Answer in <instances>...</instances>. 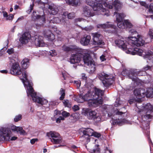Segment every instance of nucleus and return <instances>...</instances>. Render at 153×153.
<instances>
[{
    "label": "nucleus",
    "mask_w": 153,
    "mask_h": 153,
    "mask_svg": "<svg viewBox=\"0 0 153 153\" xmlns=\"http://www.w3.org/2000/svg\"><path fill=\"white\" fill-rule=\"evenodd\" d=\"M10 63L12 65L11 68L10 73L14 75H20L22 74V77L24 79H21L24 86L26 88V92L28 97H31L33 101L41 105H45L48 103L47 100L37 96L32 87L33 84L31 81H29L27 79V73L21 69L18 63L16 62L13 59L9 58Z\"/></svg>",
    "instance_id": "obj_1"
},
{
    "label": "nucleus",
    "mask_w": 153,
    "mask_h": 153,
    "mask_svg": "<svg viewBox=\"0 0 153 153\" xmlns=\"http://www.w3.org/2000/svg\"><path fill=\"white\" fill-rule=\"evenodd\" d=\"M103 94L102 91L95 88L92 92L88 91L83 95L80 94L77 99V101L79 103H82L88 100V104L89 107H96L102 104Z\"/></svg>",
    "instance_id": "obj_2"
},
{
    "label": "nucleus",
    "mask_w": 153,
    "mask_h": 153,
    "mask_svg": "<svg viewBox=\"0 0 153 153\" xmlns=\"http://www.w3.org/2000/svg\"><path fill=\"white\" fill-rule=\"evenodd\" d=\"M127 44L123 39H117L115 41L116 45L123 50L126 51L127 53L130 54L132 55H138L143 56L144 58L147 59V62L150 63L152 62L153 63V53L151 52H144L142 50L138 48H134L133 50L128 44V40H127Z\"/></svg>",
    "instance_id": "obj_3"
},
{
    "label": "nucleus",
    "mask_w": 153,
    "mask_h": 153,
    "mask_svg": "<svg viewBox=\"0 0 153 153\" xmlns=\"http://www.w3.org/2000/svg\"><path fill=\"white\" fill-rule=\"evenodd\" d=\"M80 50L76 54L71 55L70 58V62L71 64L78 63L83 58L85 64L88 66L90 68V72H94L95 70V65L92 59L85 50L80 49Z\"/></svg>",
    "instance_id": "obj_4"
},
{
    "label": "nucleus",
    "mask_w": 153,
    "mask_h": 153,
    "mask_svg": "<svg viewBox=\"0 0 153 153\" xmlns=\"http://www.w3.org/2000/svg\"><path fill=\"white\" fill-rule=\"evenodd\" d=\"M129 32L133 35H136L137 37L135 36L128 37V40L129 45H130V47L133 50H134V48H138H138H136L135 46L138 47L144 45L145 41L143 39L142 36L139 35L137 31L134 30H130Z\"/></svg>",
    "instance_id": "obj_5"
},
{
    "label": "nucleus",
    "mask_w": 153,
    "mask_h": 153,
    "mask_svg": "<svg viewBox=\"0 0 153 153\" xmlns=\"http://www.w3.org/2000/svg\"><path fill=\"white\" fill-rule=\"evenodd\" d=\"M146 73L145 71H138L137 70L131 69L129 70H123L122 72L124 76L126 74L129 79H131L132 81L137 84L139 80L137 78V76H141L144 75Z\"/></svg>",
    "instance_id": "obj_6"
},
{
    "label": "nucleus",
    "mask_w": 153,
    "mask_h": 153,
    "mask_svg": "<svg viewBox=\"0 0 153 153\" xmlns=\"http://www.w3.org/2000/svg\"><path fill=\"white\" fill-rule=\"evenodd\" d=\"M98 77L105 87H107L112 84L114 79L112 74H106L103 72L100 74Z\"/></svg>",
    "instance_id": "obj_7"
},
{
    "label": "nucleus",
    "mask_w": 153,
    "mask_h": 153,
    "mask_svg": "<svg viewBox=\"0 0 153 153\" xmlns=\"http://www.w3.org/2000/svg\"><path fill=\"white\" fill-rule=\"evenodd\" d=\"M11 131L8 129L2 128H0V141L15 140L17 137L13 136L10 138Z\"/></svg>",
    "instance_id": "obj_8"
},
{
    "label": "nucleus",
    "mask_w": 153,
    "mask_h": 153,
    "mask_svg": "<svg viewBox=\"0 0 153 153\" xmlns=\"http://www.w3.org/2000/svg\"><path fill=\"white\" fill-rule=\"evenodd\" d=\"M38 3L40 8L43 9L45 7V5H48L49 12L53 15L56 14L59 11V7L53 4H51L49 5L48 1L46 0L45 2L41 1H38Z\"/></svg>",
    "instance_id": "obj_9"
},
{
    "label": "nucleus",
    "mask_w": 153,
    "mask_h": 153,
    "mask_svg": "<svg viewBox=\"0 0 153 153\" xmlns=\"http://www.w3.org/2000/svg\"><path fill=\"white\" fill-rule=\"evenodd\" d=\"M34 13H36V12H33L32 15V17L33 19L40 22V23H37L35 24L36 28L37 29H39L45 23V18L44 15H42V16L39 15H35Z\"/></svg>",
    "instance_id": "obj_10"
},
{
    "label": "nucleus",
    "mask_w": 153,
    "mask_h": 153,
    "mask_svg": "<svg viewBox=\"0 0 153 153\" xmlns=\"http://www.w3.org/2000/svg\"><path fill=\"white\" fill-rule=\"evenodd\" d=\"M48 137H51V140L52 142L55 144L59 143L62 142V138L59 134L56 132L51 131L47 134Z\"/></svg>",
    "instance_id": "obj_11"
},
{
    "label": "nucleus",
    "mask_w": 153,
    "mask_h": 153,
    "mask_svg": "<svg viewBox=\"0 0 153 153\" xmlns=\"http://www.w3.org/2000/svg\"><path fill=\"white\" fill-rule=\"evenodd\" d=\"M114 15H116V22L117 23L118 27L120 29L125 28L126 27L124 23H122L123 19L125 16V15L123 13H118L115 12Z\"/></svg>",
    "instance_id": "obj_12"
},
{
    "label": "nucleus",
    "mask_w": 153,
    "mask_h": 153,
    "mask_svg": "<svg viewBox=\"0 0 153 153\" xmlns=\"http://www.w3.org/2000/svg\"><path fill=\"white\" fill-rule=\"evenodd\" d=\"M93 36V44L94 45H104V43L102 41V36L98 33H92Z\"/></svg>",
    "instance_id": "obj_13"
},
{
    "label": "nucleus",
    "mask_w": 153,
    "mask_h": 153,
    "mask_svg": "<svg viewBox=\"0 0 153 153\" xmlns=\"http://www.w3.org/2000/svg\"><path fill=\"white\" fill-rule=\"evenodd\" d=\"M101 115L97 113L96 111L91 110L88 115V118L89 120H93L97 122L101 121Z\"/></svg>",
    "instance_id": "obj_14"
},
{
    "label": "nucleus",
    "mask_w": 153,
    "mask_h": 153,
    "mask_svg": "<svg viewBox=\"0 0 153 153\" xmlns=\"http://www.w3.org/2000/svg\"><path fill=\"white\" fill-rule=\"evenodd\" d=\"M134 94L135 96L138 98V102H140L141 101L140 99L145 97L146 91L145 89L143 88H136L134 90Z\"/></svg>",
    "instance_id": "obj_15"
},
{
    "label": "nucleus",
    "mask_w": 153,
    "mask_h": 153,
    "mask_svg": "<svg viewBox=\"0 0 153 153\" xmlns=\"http://www.w3.org/2000/svg\"><path fill=\"white\" fill-rule=\"evenodd\" d=\"M32 39L34 40L32 42L36 46L42 47L45 45V43L43 40V38L42 36L36 35L32 37Z\"/></svg>",
    "instance_id": "obj_16"
},
{
    "label": "nucleus",
    "mask_w": 153,
    "mask_h": 153,
    "mask_svg": "<svg viewBox=\"0 0 153 153\" xmlns=\"http://www.w3.org/2000/svg\"><path fill=\"white\" fill-rule=\"evenodd\" d=\"M51 21H53V23H58L60 22L63 25L67 28L69 27L70 25L68 20L64 19V16H62V14L61 19H59L58 17H55L53 18V20H52L51 22Z\"/></svg>",
    "instance_id": "obj_17"
},
{
    "label": "nucleus",
    "mask_w": 153,
    "mask_h": 153,
    "mask_svg": "<svg viewBox=\"0 0 153 153\" xmlns=\"http://www.w3.org/2000/svg\"><path fill=\"white\" fill-rule=\"evenodd\" d=\"M31 39L30 34L29 32H25L23 33L20 37L19 40L22 44H26Z\"/></svg>",
    "instance_id": "obj_18"
},
{
    "label": "nucleus",
    "mask_w": 153,
    "mask_h": 153,
    "mask_svg": "<svg viewBox=\"0 0 153 153\" xmlns=\"http://www.w3.org/2000/svg\"><path fill=\"white\" fill-rule=\"evenodd\" d=\"M83 13L85 16L87 17L93 16L94 15L92 9L87 6L84 7Z\"/></svg>",
    "instance_id": "obj_19"
},
{
    "label": "nucleus",
    "mask_w": 153,
    "mask_h": 153,
    "mask_svg": "<svg viewBox=\"0 0 153 153\" xmlns=\"http://www.w3.org/2000/svg\"><path fill=\"white\" fill-rule=\"evenodd\" d=\"M91 39V37L89 35H84L80 40V43L83 45L86 46L88 45Z\"/></svg>",
    "instance_id": "obj_20"
},
{
    "label": "nucleus",
    "mask_w": 153,
    "mask_h": 153,
    "mask_svg": "<svg viewBox=\"0 0 153 153\" xmlns=\"http://www.w3.org/2000/svg\"><path fill=\"white\" fill-rule=\"evenodd\" d=\"M97 27L98 28H112L115 29L116 26H114L111 23L109 22H107L106 23L104 24H100L97 25Z\"/></svg>",
    "instance_id": "obj_21"
},
{
    "label": "nucleus",
    "mask_w": 153,
    "mask_h": 153,
    "mask_svg": "<svg viewBox=\"0 0 153 153\" xmlns=\"http://www.w3.org/2000/svg\"><path fill=\"white\" fill-rule=\"evenodd\" d=\"M44 35L45 37L51 41H53L54 39V36L50 30H48L44 32Z\"/></svg>",
    "instance_id": "obj_22"
},
{
    "label": "nucleus",
    "mask_w": 153,
    "mask_h": 153,
    "mask_svg": "<svg viewBox=\"0 0 153 153\" xmlns=\"http://www.w3.org/2000/svg\"><path fill=\"white\" fill-rule=\"evenodd\" d=\"M84 135L86 136H92L93 134V130L90 128H83L82 130Z\"/></svg>",
    "instance_id": "obj_23"
},
{
    "label": "nucleus",
    "mask_w": 153,
    "mask_h": 153,
    "mask_svg": "<svg viewBox=\"0 0 153 153\" xmlns=\"http://www.w3.org/2000/svg\"><path fill=\"white\" fill-rule=\"evenodd\" d=\"M62 16H64V18L66 19H68L66 18V16L69 19H72L75 17V14L74 12L68 13L67 12H64L62 14Z\"/></svg>",
    "instance_id": "obj_24"
},
{
    "label": "nucleus",
    "mask_w": 153,
    "mask_h": 153,
    "mask_svg": "<svg viewBox=\"0 0 153 153\" xmlns=\"http://www.w3.org/2000/svg\"><path fill=\"white\" fill-rule=\"evenodd\" d=\"M2 13L3 16L5 18L7 21H12L14 17V15L12 14L8 15L7 13L5 11H3Z\"/></svg>",
    "instance_id": "obj_25"
},
{
    "label": "nucleus",
    "mask_w": 153,
    "mask_h": 153,
    "mask_svg": "<svg viewBox=\"0 0 153 153\" xmlns=\"http://www.w3.org/2000/svg\"><path fill=\"white\" fill-rule=\"evenodd\" d=\"M21 64L24 69H26L28 67L29 65V60L25 58L22 61Z\"/></svg>",
    "instance_id": "obj_26"
},
{
    "label": "nucleus",
    "mask_w": 153,
    "mask_h": 153,
    "mask_svg": "<svg viewBox=\"0 0 153 153\" xmlns=\"http://www.w3.org/2000/svg\"><path fill=\"white\" fill-rule=\"evenodd\" d=\"M114 122L115 123H117V124L120 126H121L125 123L128 124L129 123L128 121L125 119H123L120 120H119V119H118L116 120H114Z\"/></svg>",
    "instance_id": "obj_27"
},
{
    "label": "nucleus",
    "mask_w": 153,
    "mask_h": 153,
    "mask_svg": "<svg viewBox=\"0 0 153 153\" xmlns=\"http://www.w3.org/2000/svg\"><path fill=\"white\" fill-rule=\"evenodd\" d=\"M146 96L147 97H153V89L149 88L146 91Z\"/></svg>",
    "instance_id": "obj_28"
},
{
    "label": "nucleus",
    "mask_w": 153,
    "mask_h": 153,
    "mask_svg": "<svg viewBox=\"0 0 153 153\" xmlns=\"http://www.w3.org/2000/svg\"><path fill=\"white\" fill-rule=\"evenodd\" d=\"M122 23H124L126 27L123 29H126L127 28H131L132 27L133 25L128 20H125L124 22H122Z\"/></svg>",
    "instance_id": "obj_29"
},
{
    "label": "nucleus",
    "mask_w": 153,
    "mask_h": 153,
    "mask_svg": "<svg viewBox=\"0 0 153 153\" xmlns=\"http://www.w3.org/2000/svg\"><path fill=\"white\" fill-rule=\"evenodd\" d=\"M66 2L73 6H76L78 5L79 1V0H65Z\"/></svg>",
    "instance_id": "obj_30"
},
{
    "label": "nucleus",
    "mask_w": 153,
    "mask_h": 153,
    "mask_svg": "<svg viewBox=\"0 0 153 153\" xmlns=\"http://www.w3.org/2000/svg\"><path fill=\"white\" fill-rule=\"evenodd\" d=\"M108 106L106 105L102 106V108L103 110H102V114H103V115H105L107 114H108V115H109L108 112H109L111 110L108 109Z\"/></svg>",
    "instance_id": "obj_31"
},
{
    "label": "nucleus",
    "mask_w": 153,
    "mask_h": 153,
    "mask_svg": "<svg viewBox=\"0 0 153 153\" xmlns=\"http://www.w3.org/2000/svg\"><path fill=\"white\" fill-rule=\"evenodd\" d=\"M10 129L13 131L18 132L19 131L22 130V127L19 126L17 127L15 125H13L11 127Z\"/></svg>",
    "instance_id": "obj_32"
},
{
    "label": "nucleus",
    "mask_w": 153,
    "mask_h": 153,
    "mask_svg": "<svg viewBox=\"0 0 153 153\" xmlns=\"http://www.w3.org/2000/svg\"><path fill=\"white\" fill-rule=\"evenodd\" d=\"M91 110L88 108H83L82 111V113L85 116H87L88 117V115L89 114V112Z\"/></svg>",
    "instance_id": "obj_33"
},
{
    "label": "nucleus",
    "mask_w": 153,
    "mask_h": 153,
    "mask_svg": "<svg viewBox=\"0 0 153 153\" xmlns=\"http://www.w3.org/2000/svg\"><path fill=\"white\" fill-rule=\"evenodd\" d=\"M99 145H97L95 146V148L91 150L90 151L91 153H100V151L99 148Z\"/></svg>",
    "instance_id": "obj_34"
},
{
    "label": "nucleus",
    "mask_w": 153,
    "mask_h": 153,
    "mask_svg": "<svg viewBox=\"0 0 153 153\" xmlns=\"http://www.w3.org/2000/svg\"><path fill=\"white\" fill-rule=\"evenodd\" d=\"M89 136H86L83 135L81 137V140L82 141H85L87 143L90 141V139L89 138Z\"/></svg>",
    "instance_id": "obj_35"
},
{
    "label": "nucleus",
    "mask_w": 153,
    "mask_h": 153,
    "mask_svg": "<svg viewBox=\"0 0 153 153\" xmlns=\"http://www.w3.org/2000/svg\"><path fill=\"white\" fill-rule=\"evenodd\" d=\"M63 103L65 107L68 108H70L71 107V102L68 100H64L63 101Z\"/></svg>",
    "instance_id": "obj_36"
},
{
    "label": "nucleus",
    "mask_w": 153,
    "mask_h": 153,
    "mask_svg": "<svg viewBox=\"0 0 153 153\" xmlns=\"http://www.w3.org/2000/svg\"><path fill=\"white\" fill-rule=\"evenodd\" d=\"M60 93L61 96L60 97L59 99L61 100H63L64 98V97L65 95V91L62 88H61L60 90Z\"/></svg>",
    "instance_id": "obj_37"
},
{
    "label": "nucleus",
    "mask_w": 153,
    "mask_h": 153,
    "mask_svg": "<svg viewBox=\"0 0 153 153\" xmlns=\"http://www.w3.org/2000/svg\"><path fill=\"white\" fill-rule=\"evenodd\" d=\"M62 50L65 51H72L73 49L71 47L63 45L62 47Z\"/></svg>",
    "instance_id": "obj_38"
},
{
    "label": "nucleus",
    "mask_w": 153,
    "mask_h": 153,
    "mask_svg": "<svg viewBox=\"0 0 153 153\" xmlns=\"http://www.w3.org/2000/svg\"><path fill=\"white\" fill-rule=\"evenodd\" d=\"M81 28L82 30H85L86 31H89L93 28V27L92 26H89L85 27H81Z\"/></svg>",
    "instance_id": "obj_39"
},
{
    "label": "nucleus",
    "mask_w": 153,
    "mask_h": 153,
    "mask_svg": "<svg viewBox=\"0 0 153 153\" xmlns=\"http://www.w3.org/2000/svg\"><path fill=\"white\" fill-rule=\"evenodd\" d=\"M37 116L39 119H44L45 118V116L42 114L41 112H37Z\"/></svg>",
    "instance_id": "obj_40"
},
{
    "label": "nucleus",
    "mask_w": 153,
    "mask_h": 153,
    "mask_svg": "<svg viewBox=\"0 0 153 153\" xmlns=\"http://www.w3.org/2000/svg\"><path fill=\"white\" fill-rule=\"evenodd\" d=\"M49 55L52 56H54L57 54V53L55 50H51L49 51Z\"/></svg>",
    "instance_id": "obj_41"
},
{
    "label": "nucleus",
    "mask_w": 153,
    "mask_h": 153,
    "mask_svg": "<svg viewBox=\"0 0 153 153\" xmlns=\"http://www.w3.org/2000/svg\"><path fill=\"white\" fill-rule=\"evenodd\" d=\"M7 52L9 54H12L14 53V50L13 48H9L7 49Z\"/></svg>",
    "instance_id": "obj_42"
},
{
    "label": "nucleus",
    "mask_w": 153,
    "mask_h": 153,
    "mask_svg": "<svg viewBox=\"0 0 153 153\" xmlns=\"http://www.w3.org/2000/svg\"><path fill=\"white\" fill-rule=\"evenodd\" d=\"M22 119V115L20 114L16 116L14 118V121L15 122H17L20 120Z\"/></svg>",
    "instance_id": "obj_43"
},
{
    "label": "nucleus",
    "mask_w": 153,
    "mask_h": 153,
    "mask_svg": "<svg viewBox=\"0 0 153 153\" xmlns=\"http://www.w3.org/2000/svg\"><path fill=\"white\" fill-rule=\"evenodd\" d=\"M148 34L151 39H153V30L150 29L149 30Z\"/></svg>",
    "instance_id": "obj_44"
},
{
    "label": "nucleus",
    "mask_w": 153,
    "mask_h": 153,
    "mask_svg": "<svg viewBox=\"0 0 153 153\" xmlns=\"http://www.w3.org/2000/svg\"><path fill=\"white\" fill-rule=\"evenodd\" d=\"M62 115L63 117H66L70 115V114L65 111H63L62 113Z\"/></svg>",
    "instance_id": "obj_45"
},
{
    "label": "nucleus",
    "mask_w": 153,
    "mask_h": 153,
    "mask_svg": "<svg viewBox=\"0 0 153 153\" xmlns=\"http://www.w3.org/2000/svg\"><path fill=\"white\" fill-rule=\"evenodd\" d=\"M100 59L102 62L105 61L106 60V55L105 54L102 55L100 57Z\"/></svg>",
    "instance_id": "obj_46"
},
{
    "label": "nucleus",
    "mask_w": 153,
    "mask_h": 153,
    "mask_svg": "<svg viewBox=\"0 0 153 153\" xmlns=\"http://www.w3.org/2000/svg\"><path fill=\"white\" fill-rule=\"evenodd\" d=\"M64 118L62 116H60L56 119V122L57 123H59L60 122L61 120H64Z\"/></svg>",
    "instance_id": "obj_47"
},
{
    "label": "nucleus",
    "mask_w": 153,
    "mask_h": 153,
    "mask_svg": "<svg viewBox=\"0 0 153 153\" xmlns=\"http://www.w3.org/2000/svg\"><path fill=\"white\" fill-rule=\"evenodd\" d=\"M92 136H94L97 137H99L101 136V134L99 133L93 131V134Z\"/></svg>",
    "instance_id": "obj_48"
},
{
    "label": "nucleus",
    "mask_w": 153,
    "mask_h": 153,
    "mask_svg": "<svg viewBox=\"0 0 153 153\" xmlns=\"http://www.w3.org/2000/svg\"><path fill=\"white\" fill-rule=\"evenodd\" d=\"M140 4L144 7H145L146 8H148L149 7L148 5L145 1H140Z\"/></svg>",
    "instance_id": "obj_49"
},
{
    "label": "nucleus",
    "mask_w": 153,
    "mask_h": 153,
    "mask_svg": "<svg viewBox=\"0 0 153 153\" xmlns=\"http://www.w3.org/2000/svg\"><path fill=\"white\" fill-rule=\"evenodd\" d=\"M73 110L74 111H76L79 110V108L78 106L77 105H74L72 107Z\"/></svg>",
    "instance_id": "obj_50"
},
{
    "label": "nucleus",
    "mask_w": 153,
    "mask_h": 153,
    "mask_svg": "<svg viewBox=\"0 0 153 153\" xmlns=\"http://www.w3.org/2000/svg\"><path fill=\"white\" fill-rule=\"evenodd\" d=\"M35 0H32V4H30V11H29V13L31 12L32 10L33 9V7L34 5V2Z\"/></svg>",
    "instance_id": "obj_51"
},
{
    "label": "nucleus",
    "mask_w": 153,
    "mask_h": 153,
    "mask_svg": "<svg viewBox=\"0 0 153 153\" xmlns=\"http://www.w3.org/2000/svg\"><path fill=\"white\" fill-rule=\"evenodd\" d=\"M152 4H150L149 9V12H152L153 13V6L152 5Z\"/></svg>",
    "instance_id": "obj_52"
},
{
    "label": "nucleus",
    "mask_w": 153,
    "mask_h": 153,
    "mask_svg": "<svg viewBox=\"0 0 153 153\" xmlns=\"http://www.w3.org/2000/svg\"><path fill=\"white\" fill-rule=\"evenodd\" d=\"M74 83L76 84L77 87H79L80 86V81L79 80L74 81Z\"/></svg>",
    "instance_id": "obj_53"
},
{
    "label": "nucleus",
    "mask_w": 153,
    "mask_h": 153,
    "mask_svg": "<svg viewBox=\"0 0 153 153\" xmlns=\"http://www.w3.org/2000/svg\"><path fill=\"white\" fill-rule=\"evenodd\" d=\"M150 68V67L148 65H146V66L144 67L143 68V70L145 71H146L149 69Z\"/></svg>",
    "instance_id": "obj_54"
},
{
    "label": "nucleus",
    "mask_w": 153,
    "mask_h": 153,
    "mask_svg": "<svg viewBox=\"0 0 153 153\" xmlns=\"http://www.w3.org/2000/svg\"><path fill=\"white\" fill-rule=\"evenodd\" d=\"M37 140V139H31L30 140V142L31 144H33Z\"/></svg>",
    "instance_id": "obj_55"
},
{
    "label": "nucleus",
    "mask_w": 153,
    "mask_h": 153,
    "mask_svg": "<svg viewBox=\"0 0 153 153\" xmlns=\"http://www.w3.org/2000/svg\"><path fill=\"white\" fill-rule=\"evenodd\" d=\"M19 132L21 134L25 135L26 134L25 131L24 130H23L22 128V130H21L20 131H19Z\"/></svg>",
    "instance_id": "obj_56"
},
{
    "label": "nucleus",
    "mask_w": 153,
    "mask_h": 153,
    "mask_svg": "<svg viewBox=\"0 0 153 153\" xmlns=\"http://www.w3.org/2000/svg\"><path fill=\"white\" fill-rule=\"evenodd\" d=\"M124 113H123L122 111H117L116 112V114H117V115H121L122 114H124Z\"/></svg>",
    "instance_id": "obj_57"
},
{
    "label": "nucleus",
    "mask_w": 153,
    "mask_h": 153,
    "mask_svg": "<svg viewBox=\"0 0 153 153\" xmlns=\"http://www.w3.org/2000/svg\"><path fill=\"white\" fill-rule=\"evenodd\" d=\"M82 77L83 80H85L87 79V77L85 76V75L84 74H82Z\"/></svg>",
    "instance_id": "obj_58"
},
{
    "label": "nucleus",
    "mask_w": 153,
    "mask_h": 153,
    "mask_svg": "<svg viewBox=\"0 0 153 153\" xmlns=\"http://www.w3.org/2000/svg\"><path fill=\"white\" fill-rule=\"evenodd\" d=\"M120 105V103L119 102H115L114 105L115 107H117L118 106Z\"/></svg>",
    "instance_id": "obj_59"
},
{
    "label": "nucleus",
    "mask_w": 153,
    "mask_h": 153,
    "mask_svg": "<svg viewBox=\"0 0 153 153\" xmlns=\"http://www.w3.org/2000/svg\"><path fill=\"white\" fill-rule=\"evenodd\" d=\"M83 20V19H81V18H79L76 19L75 20H76V22H78V21L80 22V21H82Z\"/></svg>",
    "instance_id": "obj_60"
},
{
    "label": "nucleus",
    "mask_w": 153,
    "mask_h": 153,
    "mask_svg": "<svg viewBox=\"0 0 153 153\" xmlns=\"http://www.w3.org/2000/svg\"><path fill=\"white\" fill-rule=\"evenodd\" d=\"M1 73L4 74H6L7 71V70H3L1 71Z\"/></svg>",
    "instance_id": "obj_61"
},
{
    "label": "nucleus",
    "mask_w": 153,
    "mask_h": 153,
    "mask_svg": "<svg viewBox=\"0 0 153 153\" xmlns=\"http://www.w3.org/2000/svg\"><path fill=\"white\" fill-rule=\"evenodd\" d=\"M23 19H24V17L23 16H21L20 17L18 18V19L16 22H17L18 21H19V20H22Z\"/></svg>",
    "instance_id": "obj_62"
},
{
    "label": "nucleus",
    "mask_w": 153,
    "mask_h": 153,
    "mask_svg": "<svg viewBox=\"0 0 153 153\" xmlns=\"http://www.w3.org/2000/svg\"><path fill=\"white\" fill-rule=\"evenodd\" d=\"M66 73H62V76H63V77L64 78V79H66V77L65 76L66 75Z\"/></svg>",
    "instance_id": "obj_63"
},
{
    "label": "nucleus",
    "mask_w": 153,
    "mask_h": 153,
    "mask_svg": "<svg viewBox=\"0 0 153 153\" xmlns=\"http://www.w3.org/2000/svg\"><path fill=\"white\" fill-rule=\"evenodd\" d=\"M19 6L16 5H15V6H14V9L16 10V9H17L19 8Z\"/></svg>",
    "instance_id": "obj_64"
}]
</instances>
